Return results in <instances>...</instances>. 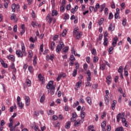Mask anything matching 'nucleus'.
<instances>
[{
	"label": "nucleus",
	"instance_id": "44",
	"mask_svg": "<svg viewBox=\"0 0 131 131\" xmlns=\"http://www.w3.org/2000/svg\"><path fill=\"white\" fill-rule=\"evenodd\" d=\"M45 95H42L40 99V103H43V102H45Z\"/></svg>",
	"mask_w": 131,
	"mask_h": 131
},
{
	"label": "nucleus",
	"instance_id": "19",
	"mask_svg": "<svg viewBox=\"0 0 131 131\" xmlns=\"http://www.w3.org/2000/svg\"><path fill=\"white\" fill-rule=\"evenodd\" d=\"M71 125V122L68 121L66 123V128L67 129L70 128V126Z\"/></svg>",
	"mask_w": 131,
	"mask_h": 131
},
{
	"label": "nucleus",
	"instance_id": "47",
	"mask_svg": "<svg viewBox=\"0 0 131 131\" xmlns=\"http://www.w3.org/2000/svg\"><path fill=\"white\" fill-rule=\"evenodd\" d=\"M101 127H106V121H103L101 125Z\"/></svg>",
	"mask_w": 131,
	"mask_h": 131
},
{
	"label": "nucleus",
	"instance_id": "53",
	"mask_svg": "<svg viewBox=\"0 0 131 131\" xmlns=\"http://www.w3.org/2000/svg\"><path fill=\"white\" fill-rule=\"evenodd\" d=\"M126 21H127V20H126V18L122 20V24L123 26H125L126 25Z\"/></svg>",
	"mask_w": 131,
	"mask_h": 131
},
{
	"label": "nucleus",
	"instance_id": "14",
	"mask_svg": "<svg viewBox=\"0 0 131 131\" xmlns=\"http://www.w3.org/2000/svg\"><path fill=\"white\" fill-rule=\"evenodd\" d=\"M0 62L3 67H4V68H8V64L5 63V61H4V60L1 59Z\"/></svg>",
	"mask_w": 131,
	"mask_h": 131
},
{
	"label": "nucleus",
	"instance_id": "43",
	"mask_svg": "<svg viewBox=\"0 0 131 131\" xmlns=\"http://www.w3.org/2000/svg\"><path fill=\"white\" fill-rule=\"evenodd\" d=\"M82 82L81 80H80L76 83V86H77V89L80 87V84H81Z\"/></svg>",
	"mask_w": 131,
	"mask_h": 131
},
{
	"label": "nucleus",
	"instance_id": "13",
	"mask_svg": "<svg viewBox=\"0 0 131 131\" xmlns=\"http://www.w3.org/2000/svg\"><path fill=\"white\" fill-rule=\"evenodd\" d=\"M46 19L48 21V23L49 24H51L52 23V21H53V18L50 17V15L48 14L46 17Z\"/></svg>",
	"mask_w": 131,
	"mask_h": 131
},
{
	"label": "nucleus",
	"instance_id": "2",
	"mask_svg": "<svg viewBox=\"0 0 131 131\" xmlns=\"http://www.w3.org/2000/svg\"><path fill=\"white\" fill-rule=\"evenodd\" d=\"M53 84V81H49L48 84L47 85V89H48V90H55V89H56V86Z\"/></svg>",
	"mask_w": 131,
	"mask_h": 131
},
{
	"label": "nucleus",
	"instance_id": "46",
	"mask_svg": "<svg viewBox=\"0 0 131 131\" xmlns=\"http://www.w3.org/2000/svg\"><path fill=\"white\" fill-rule=\"evenodd\" d=\"M16 72H12V79H13V80H16Z\"/></svg>",
	"mask_w": 131,
	"mask_h": 131
},
{
	"label": "nucleus",
	"instance_id": "32",
	"mask_svg": "<svg viewBox=\"0 0 131 131\" xmlns=\"http://www.w3.org/2000/svg\"><path fill=\"white\" fill-rule=\"evenodd\" d=\"M4 7L5 9H7L8 6H9V4H10V1H4Z\"/></svg>",
	"mask_w": 131,
	"mask_h": 131
},
{
	"label": "nucleus",
	"instance_id": "54",
	"mask_svg": "<svg viewBox=\"0 0 131 131\" xmlns=\"http://www.w3.org/2000/svg\"><path fill=\"white\" fill-rule=\"evenodd\" d=\"M75 65L76 66L75 69L77 70L79 68V63H78V62H76Z\"/></svg>",
	"mask_w": 131,
	"mask_h": 131
},
{
	"label": "nucleus",
	"instance_id": "48",
	"mask_svg": "<svg viewBox=\"0 0 131 131\" xmlns=\"http://www.w3.org/2000/svg\"><path fill=\"white\" fill-rule=\"evenodd\" d=\"M67 33V31L66 30H64L63 31L62 33V36L63 37H65V36H66V33Z\"/></svg>",
	"mask_w": 131,
	"mask_h": 131
},
{
	"label": "nucleus",
	"instance_id": "63",
	"mask_svg": "<svg viewBox=\"0 0 131 131\" xmlns=\"http://www.w3.org/2000/svg\"><path fill=\"white\" fill-rule=\"evenodd\" d=\"M86 74H87L88 76H91V71H90V70L86 71Z\"/></svg>",
	"mask_w": 131,
	"mask_h": 131
},
{
	"label": "nucleus",
	"instance_id": "56",
	"mask_svg": "<svg viewBox=\"0 0 131 131\" xmlns=\"http://www.w3.org/2000/svg\"><path fill=\"white\" fill-rule=\"evenodd\" d=\"M71 9V5L69 4L66 6V10L69 11Z\"/></svg>",
	"mask_w": 131,
	"mask_h": 131
},
{
	"label": "nucleus",
	"instance_id": "49",
	"mask_svg": "<svg viewBox=\"0 0 131 131\" xmlns=\"http://www.w3.org/2000/svg\"><path fill=\"white\" fill-rule=\"evenodd\" d=\"M113 50H114V48L113 47H111L108 49V53L109 54H112L113 53Z\"/></svg>",
	"mask_w": 131,
	"mask_h": 131
},
{
	"label": "nucleus",
	"instance_id": "21",
	"mask_svg": "<svg viewBox=\"0 0 131 131\" xmlns=\"http://www.w3.org/2000/svg\"><path fill=\"white\" fill-rule=\"evenodd\" d=\"M17 105L20 109H23V107H24V104H23V103H22V102H17Z\"/></svg>",
	"mask_w": 131,
	"mask_h": 131
},
{
	"label": "nucleus",
	"instance_id": "41",
	"mask_svg": "<svg viewBox=\"0 0 131 131\" xmlns=\"http://www.w3.org/2000/svg\"><path fill=\"white\" fill-rule=\"evenodd\" d=\"M17 7V6L16 5V4H13L11 6V9L12 10V12H15V9H16V7Z\"/></svg>",
	"mask_w": 131,
	"mask_h": 131
},
{
	"label": "nucleus",
	"instance_id": "31",
	"mask_svg": "<svg viewBox=\"0 0 131 131\" xmlns=\"http://www.w3.org/2000/svg\"><path fill=\"white\" fill-rule=\"evenodd\" d=\"M72 75H73V77H75V76H76L77 75V69H75L73 71Z\"/></svg>",
	"mask_w": 131,
	"mask_h": 131
},
{
	"label": "nucleus",
	"instance_id": "51",
	"mask_svg": "<svg viewBox=\"0 0 131 131\" xmlns=\"http://www.w3.org/2000/svg\"><path fill=\"white\" fill-rule=\"evenodd\" d=\"M86 61L87 63H88V64H90V63H91V57L89 56L86 57Z\"/></svg>",
	"mask_w": 131,
	"mask_h": 131
},
{
	"label": "nucleus",
	"instance_id": "8",
	"mask_svg": "<svg viewBox=\"0 0 131 131\" xmlns=\"http://www.w3.org/2000/svg\"><path fill=\"white\" fill-rule=\"evenodd\" d=\"M25 100L26 106H27V107H28V106L30 105V98H29V97L28 96H26Z\"/></svg>",
	"mask_w": 131,
	"mask_h": 131
},
{
	"label": "nucleus",
	"instance_id": "15",
	"mask_svg": "<svg viewBox=\"0 0 131 131\" xmlns=\"http://www.w3.org/2000/svg\"><path fill=\"white\" fill-rule=\"evenodd\" d=\"M116 104H117V101H116V100H114L113 101V103L112 104V108L113 110H115Z\"/></svg>",
	"mask_w": 131,
	"mask_h": 131
},
{
	"label": "nucleus",
	"instance_id": "24",
	"mask_svg": "<svg viewBox=\"0 0 131 131\" xmlns=\"http://www.w3.org/2000/svg\"><path fill=\"white\" fill-rule=\"evenodd\" d=\"M100 9V4L99 3L96 4L95 8L94 9V12H97L98 9Z\"/></svg>",
	"mask_w": 131,
	"mask_h": 131
},
{
	"label": "nucleus",
	"instance_id": "12",
	"mask_svg": "<svg viewBox=\"0 0 131 131\" xmlns=\"http://www.w3.org/2000/svg\"><path fill=\"white\" fill-rule=\"evenodd\" d=\"M72 117L71 118V121H75L76 118L77 117V115L76 114V113H74L72 114Z\"/></svg>",
	"mask_w": 131,
	"mask_h": 131
},
{
	"label": "nucleus",
	"instance_id": "37",
	"mask_svg": "<svg viewBox=\"0 0 131 131\" xmlns=\"http://www.w3.org/2000/svg\"><path fill=\"white\" fill-rule=\"evenodd\" d=\"M28 71L30 73H33V67L32 66H29L28 68Z\"/></svg>",
	"mask_w": 131,
	"mask_h": 131
},
{
	"label": "nucleus",
	"instance_id": "7",
	"mask_svg": "<svg viewBox=\"0 0 131 131\" xmlns=\"http://www.w3.org/2000/svg\"><path fill=\"white\" fill-rule=\"evenodd\" d=\"M12 70V72H17V69L15 68V63L14 62L12 63L9 66V70Z\"/></svg>",
	"mask_w": 131,
	"mask_h": 131
},
{
	"label": "nucleus",
	"instance_id": "55",
	"mask_svg": "<svg viewBox=\"0 0 131 131\" xmlns=\"http://www.w3.org/2000/svg\"><path fill=\"white\" fill-rule=\"evenodd\" d=\"M38 25V23H35L34 21H32V26L33 27H35V26H37Z\"/></svg>",
	"mask_w": 131,
	"mask_h": 131
},
{
	"label": "nucleus",
	"instance_id": "59",
	"mask_svg": "<svg viewBox=\"0 0 131 131\" xmlns=\"http://www.w3.org/2000/svg\"><path fill=\"white\" fill-rule=\"evenodd\" d=\"M91 53L92 55H96V53H97V50H96V49H92L91 51Z\"/></svg>",
	"mask_w": 131,
	"mask_h": 131
},
{
	"label": "nucleus",
	"instance_id": "62",
	"mask_svg": "<svg viewBox=\"0 0 131 131\" xmlns=\"http://www.w3.org/2000/svg\"><path fill=\"white\" fill-rule=\"evenodd\" d=\"M119 73H122V67L120 66L118 69Z\"/></svg>",
	"mask_w": 131,
	"mask_h": 131
},
{
	"label": "nucleus",
	"instance_id": "64",
	"mask_svg": "<svg viewBox=\"0 0 131 131\" xmlns=\"http://www.w3.org/2000/svg\"><path fill=\"white\" fill-rule=\"evenodd\" d=\"M108 37V32H105L104 34V38H107Z\"/></svg>",
	"mask_w": 131,
	"mask_h": 131
},
{
	"label": "nucleus",
	"instance_id": "16",
	"mask_svg": "<svg viewBox=\"0 0 131 131\" xmlns=\"http://www.w3.org/2000/svg\"><path fill=\"white\" fill-rule=\"evenodd\" d=\"M104 100L105 101V104L106 105H109V102H110V100L109 99V96H105L104 98Z\"/></svg>",
	"mask_w": 131,
	"mask_h": 131
},
{
	"label": "nucleus",
	"instance_id": "61",
	"mask_svg": "<svg viewBox=\"0 0 131 131\" xmlns=\"http://www.w3.org/2000/svg\"><path fill=\"white\" fill-rule=\"evenodd\" d=\"M17 27L18 26L17 25H15L13 27V31L14 32H17Z\"/></svg>",
	"mask_w": 131,
	"mask_h": 131
},
{
	"label": "nucleus",
	"instance_id": "4",
	"mask_svg": "<svg viewBox=\"0 0 131 131\" xmlns=\"http://www.w3.org/2000/svg\"><path fill=\"white\" fill-rule=\"evenodd\" d=\"M21 50L22 52L23 53L25 56L27 55V53L26 52V48L25 47V45L24 43L23 42H21Z\"/></svg>",
	"mask_w": 131,
	"mask_h": 131
},
{
	"label": "nucleus",
	"instance_id": "11",
	"mask_svg": "<svg viewBox=\"0 0 131 131\" xmlns=\"http://www.w3.org/2000/svg\"><path fill=\"white\" fill-rule=\"evenodd\" d=\"M7 59L8 60H10L12 62H14L15 61V56L13 55H8L7 56Z\"/></svg>",
	"mask_w": 131,
	"mask_h": 131
},
{
	"label": "nucleus",
	"instance_id": "6",
	"mask_svg": "<svg viewBox=\"0 0 131 131\" xmlns=\"http://www.w3.org/2000/svg\"><path fill=\"white\" fill-rule=\"evenodd\" d=\"M118 41V37H117V36L113 38V40L112 42V46H113V48H115V47H116Z\"/></svg>",
	"mask_w": 131,
	"mask_h": 131
},
{
	"label": "nucleus",
	"instance_id": "5",
	"mask_svg": "<svg viewBox=\"0 0 131 131\" xmlns=\"http://www.w3.org/2000/svg\"><path fill=\"white\" fill-rule=\"evenodd\" d=\"M16 55L17 56L18 58H23V52L20 50H17L16 51Z\"/></svg>",
	"mask_w": 131,
	"mask_h": 131
},
{
	"label": "nucleus",
	"instance_id": "3",
	"mask_svg": "<svg viewBox=\"0 0 131 131\" xmlns=\"http://www.w3.org/2000/svg\"><path fill=\"white\" fill-rule=\"evenodd\" d=\"M37 78L38 80L41 81L42 83H45V82H46V79H45V77L41 75V74H39Z\"/></svg>",
	"mask_w": 131,
	"mask_h": 131
},
{
	"label": "nucleus",
	"instance_id": "45",
	"mask_svg": "<svg viewBox=\"0 0 131 131\" xmlns=\"http://www.w3.org/2000/svg\"><path fill=\"white\" fill-rule=\"evenodd\" d=\"M120 116H121V114L119 113L117 116V121L118 122H119L120 121Z\"/></svg>",
	"mask_w": 131,
	"mask_h": 131
},
{
	"label": "nucleus",
	"instance_id": "20",
	"mask_svg": "<svg viewBox=\"0 0 131 131\" xmlns=\"http://www.w3.org/2000/svg\"><path fill=\"white\" fill-rule=\"evenodd\" d=\"M100 68L101 70H102V71H103V70H105V68H106V64L102 63L100 64Z\"/></svg>",
	"mask_w": 131,
	"mask_h": 131
},
{
	"label": "nucleus",
	"instance_id": "58",
	"mask_svg": "<svg viewBox=\"0 0 131 131\" xmlns=\"http://www.w3.org/2000/svg\"><path fill=\"white\" fill-rule=\"evenodd\" d=\"M55 58V56L54 55V54H51L50 56L49 59L50 60H51V61H53V60H54V58Z\"/></svg>",
	"mask_w": 131,
	"mask_h": 131
},
{
	"label": "nucleus",
	"instance_id": "28",
	"mask_svg": "<svg viewBox=\"0 0 131 131\" xmlns=\"http://www.w3.org/2000/svg\"><path fill=\"white\" fill-rule=\"evenodd\" d=\"M78 32H78V28H75L74 29V31H73V35H76V34L78 33Z\"/></svg>",
	"mask_w": 131,
	"mask_h": 131
},
{
	"label": "nucleus",
	"instance_id": "34",
	"mask_svg": "<svg viewBox=\"0 0 131 131\" xmlns=\"http://www.w3.org/2000/svg\"><path fill=\"white\" fill-rule=\"evenodd\" d=\"M103 22H104V18H101L98 21L99 25H100V26L102 25V24H103Z\"/></svg>",
	"mask_w": 131,
	"mask_h": 131
},
{
	"label": "nucleus",
	"instance_id": "27",
	"mask_svg": "<svg viewBox=\"0 0 131 131\" xmlns=\"http://www.w3.org/2000/svg\"><path fill=\"white\" fill-rule=\"evenodd\" d=\"M28 57L29 58H32L33 56V53H32V51L31 50H29V52H28Z\"/></svg>",
	"mask_w": 131,
	"mask_h": 131
},
{
	"label": "nucleus",
	"instance_id": "25",
	"mask_svg": "<svg viewBox=\"0 0 131 131\" xmlns=\"http://www.w3.org/2000/svg\"><path fill=\"white\" fill-rule=\"evenodd\" d=\"M105 7H106V4H102L100 6V12H103V11L104 10V9H105Z\"/></svg>",
	"mask_w": 131,
	"mask_h": 131
},
{
	"label": "nucleus",
	"instance_id": "29",
	"mask_svg": "<svg viewBox=\"0 0 131 131\" xmlns=\"http://www.w3.org/2000/svg\"><path fill=\"white\" fill-rule=\"evenodd\" d=\"M63 51L64 53H67L69 51V47L66 46L63 48Z\"/></svg>",
	"mask_w": 131,
	"mask_h": 131
},
{
	"label": "nucleus",
	"instance_id": "18",
	"mask_svg": "<svg viewBox=\"0 0 131 131\" xmlns=\"http://www.w3.org/2000/svg\"><path fill=\"white\" fill-rule=\"evenodd\" d=\"M103 45L104 47H107V46H108V38H104Z\"/></svg>",
	"mask_w": 131,
	"mask_h": 131
},
{
	"label": "nucleus",
	"instance_id": "30",
	"mask_svg": "<svg viewBox=\"0 0 131 131\" xmlns=\"http://www.w3.org/2000/svg\"><path fill=\"white\" fill-rule=\"evenodd\" d=\"M57 15H58V11H57V10H54L52 11V16H57Z\"/></svg>",
	"mask_w": 131,
	"mask_h": 131
},
{
	"label": "nucleus",
	"instance_id": "26",
	"mask_svg": "<svg viewBox=\"0 0 131 131\" xmlns=\"http://www.w3.org/2000/svg\"><path fill=\"white\" fill-rule=\"evenodd\" d=\"M55 45H56V43L54 41L52 42L51 46V50H52V51H54V50H55Z\"/></svg>",
	"mask_w": 131,
	"mask_h": 131
},
{
	"label": "nucleus",
	"instance_id": "22",
	"mask_svg": "<svg viewBox=\"0 0 131 131\" xmlns=\"http://www.w3.org/2000/svg\"><path fill=\"white\" fill-rule=\"evenodd\" d=\"M11 20H14V22H17V19L16 18V15L15 14H13L11 17Z\"/></svg>",
	"mask_w": 131,
	"mask_h": 131
},
{
	"label": "nucleus",
	"instance_id": "17",
	"mask_svg": "<svg viewBox=\"0 0 131 131\" xmlns=\"http://www.w3.org/2000/svg\"><path fill=\"white\" fill-rule=\"evenodd\" d=\"M111 76H108L106 77V83H107V84H110L111 83Z\"/></svg>",
	"mask_w": 131,
	"mask_h": 131
},
{
	"label": "nucleus",
	"instance_id": "35",
	"mask_svg": "<svg viewBox=\"0 0 131 131\" xmlns=\"http://www.w3.org/2000/svg\"><path fill=\"white\" fill-rule=\"evenodd\" d=\"M26 82L28 86H30V85H31V81L29 79L26 80Z\"/></svg>",
	"mask_w": 131,
	"mask_h": 131
},
{
	"label": "nucleus",
	"instance_id": "33",
	"mask_svg": "<svg viewBox=\"0 0 131 131\" xmlns=\"http://www.w3.org/2000/svg\"><path fill=\"white\" fill-rule=\"evenodd\" d=\"M115 131H124V129H123V127L121 126L117 127Z\"/></svg>",
	"mask_w": 131,
	"mask_h": 131
},
{
	"label": "nucleus",
	"instance_id": "39",
	"mask_svg": "<svg viewBox=\"0 0 131 131\" xmlns=\"http://www.w3.org/2000/svg\"><path fill=\"white\" fill-rule=\"evenodd\" d=\"M99 61V58L97 56H94L93 58V62L94 63H97Z\"/></svg>",
	"mask_w": 131,
	"mask_h": 131
},
{
	"label": "nucleus",
	"instance_id": "40",
	"mask_svg": "<svg viewBox=\"0 0 131 131\" xmlns=\"http://www.w3.org/2000/svg\"><path fill=\"white\" fill-rule=\"evenodd\" d=\"M89 67V66L87 64V63H84L83 66V68L85 71H86L88 70V68Z\"/></svg>",
	"mask_w": 131,
	"mask_h": 131
},
{
	"label": "nucleus",
	"instance_id": "1",
	"mask_svg": "<svg viewBox=\"0 0 131 131\" xmlns=\"http://www.w3.org/2000/svg\"><path fill=\"white\" fill-rule=\"evenodd\" d=\"M65 47V44L63 42H59V43L56 47V53H61V50Z\"/></svg>",
	"mask_w": 131,
	"mask_h": 131
},
{
	"label": "nucleus",
	"instance_id": "10",
	"mask_svg": "<svg viewBox=\"0 0 131 131\" xmlns=\"http://www.w3.org/2000/svg\"><path fill=\"white\" fill-rule=\"evenodd\" d=\"M80 117H81V122L82 123L83 121H84V118L85 117V112H81Z\"/></svg>",
	"mask_w": 131,
	"mask_h": 131
},
{
	"label": "nucleus",
	"instance_id": "57",
	"mask_svg": "<svg viewBox=\"0 0 131 131\" xmlns=\"http://www.w3.org/2000/svg\"><path fill=\"white\" fill-rule=\"evenodd\" d=\"M60 12H64L65 11V6H62L60 7Z\"/></svg>",
	"mask_w": 131,
	"mask_h": 131
},
{
	"label": "nucleus",
	"instance_id": "60",
	"mask_svg": "<svg viewBox=\"0 0 131 131\" xmlns=\"http://www.w3.org/2000/svg\"><path fill=\"white\" fill-rule=\"evenodd\" d=\"M1 126H4L5 125V120H2L0 123Z\"/></svg>",
	"mask_w": 131,
	"mask_h": 131
},
{
	"label": "nucleus",
	"instance_id": "52",
	"mask_svg": "<svg viewBox=\"0 0 131 131\" xmlns=\"http://www.w3.org/2000/svg\"><path fill=\"white\" fill-rule=\"evenodd\" d=\"M109 20H111L113 19V14H112V12L109 13V16H108Z\"/></svg>",
	"mask_w": 131,
	"mask_h": 131
},
{
	"label": "nucleus",
	"instance_id": "50",
	"mask_svg": "<svg viewBox=\"0 0 131 131\" xmlns=\"http://www.w3.org/2000/svg\"><path fill=\"white\" fill-rule=\"evenodd\" d=\"M79 105V102L77 101L76 103H74L73 105V108H76L77 106Z\"/></svg>",
	"mask_w": 131,
	"mask_h": 131
},
{
	"label": "nucleus",
	"instance_id": "42",
	"mask_svg": "<svg viewBox=\"0 0 131 131\" xmlns=\"http://www.w3.org/2000/svg\"><path fill=\"white\" fill-rule=\"evenodd\" d=\"M70 60L71 62H74L75 61V57H74V55H71L70 56Z\"/></svg>",
	"mask_w": 131,
	"mask_h": 131
},
{
	"label": "nucleus",
	"instance_id": "23",
	"mask_svg": "<svg viewBox=\"0 0 131 131\" xmlns=\"http://www.w3.org/2000/svg\"><path fill=\"white\" fill-rule=\"evenodd\" d=\"M86 101L89 105H92V98L90 97L86 98Z\"/></svg>",
	"mask_w": 131,
	"mask_h": 131
},
{
	"label": "nucleus",
	"instance_id": "38",
	"mask_svg": "<svg viewBox=\"0 0 131 131\" xmlns=\"http://www.w3.org/2000/svg\"><path fill=\"white\" fill-rule=\"evenodd\" d=\"M81 123V120H80L79 122L76 121L74 123L75 126H78V124H80Z\"/></svg>",
	"mask_w": 131,
	"mask_h": 131
},
{
	"label": "nucleus",
	"instance_id": "9",
	"mask_svg": "<svg viewBox=\"0 0 131 131\" xmlns=\"http://www.w3.org/2000/svg\"><path fill=\"white\" fill-rule=\"evenodd\" d=\"M74 36L76 37V39H79L82 36V32H79L77 33V34H76Z\"/></svg>",
	"mask_w": 131,
	"mask_h": 131
},
{
	"label": "nucleus",
	"instance_id": "36",
	"mask_svg": "<svg viewBox=\"0 0 131 131\" xmlns=\"http://www.w3.org/2000/svg\"><path fill=\"white\" fill-rule=\"evenodd\" d=\"M48 115H53L55 114V112L53 110H49V112L47 113Z\"/></svg>",
	"mask_w": 131,
	"mask_h": 131
}]
</instances>
